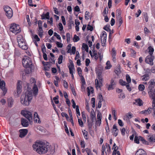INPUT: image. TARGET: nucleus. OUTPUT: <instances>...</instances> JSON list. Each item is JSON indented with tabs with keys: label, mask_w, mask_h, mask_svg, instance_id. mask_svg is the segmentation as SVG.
I'll list each match as a JSON object with an SVG mask.
<instances>
[{
	"label": "nucleus",
	"mask_w": 155,
	"mask_h": 155,
	"mask_svg": "<svg viewBox=\"0 0 155 155\" xmlns=\"http://www.w3.org/2000/svg\"><path fill=\"white\" fill-rule=\"evenodd\" d=\"M118 124L121 127H122L124 126V123L123 122L122 120L120 119L118 120Z\"/></svg>",
	"instance_id": "nucleus-61"
},
{
	"label": "nucleus",
	"mask_w": 155,
	"mask_h": 155,
	"mask_svg": "<svg viewBox=\"0 0 155 155\" xmlns=\"http://www.w3.org/2000/svg\"><path fill=\"white\" fill-rule=\"evenodd\" d=\"M86 151L87 154V155H92V153L91 152V150L88 148H87L85 149Z\"/></svg>",
	"instance_id": "nucleus-47"
},
{
	"label": "nucleus",
	"mask_w": 155,
	"mask_h": 155,
	"mask_svg": "<svg viewBox=\"0 0 155 155\" xmlns=\"http://www.w3.org/2000/svg\"><path fill=\"white\" fill-rule=\"evenodd\" d=\"M90 54H91V57L93 58H94L95 61H97L99 58L98 52L97 53L96 52L94 51L93 52V55H91L90 53Z\"/></svg>",
	"instance_id": "nucleus-25"
},
{
	"label": "nucleus",
	"mask_w": 155,
	"mask_h": 155,
	"mask_svg": "<svg viewBox=\"0 0 155 155\" xmlns=\"http://www.w3.org/2000/svg\"><path fill=\"white\" fill-rule=\"evenodd\" d=\"M102 115L100 111H98L97 116V120L96 121V124L98 126H100L101 123Z\"/></svg>",
	"instance_id": "nucleus-11"
},
{
	"label": "nucleus",
	"mask_w": 155,
	"mask_h": 155,
	"mask_svg": "<svg viewBox=\"0 0 155 155\" xmlns=\"http://www.w3.org/2000/svg\"><path fill=\"white\" fill-rule=\"evenodd\" d=\"M111 52L112 57H114L116 56V51L114 48H112Z\"/></svg>",
	"instance_id": "nucleus-53"
},
{
	"label": "nucleus",
	"mask_w": 155,
	"mask_h": 155,
	"mask_svg": "<svg viewBox=\"0 0 155 155\" xmlns=\"http://www.w3.org/2000/svg\"><path fill=\"white\" fill-rule=\"evenodd\" d=\"M79 40V37L75 35L74 37V42H77Z\"/></svg>",
	"instance_id": "nucleus-52"
},
{
	"label": "nucleus",
	"mask_w": 155,
	"mask_h": 155,
	"mask_svg": "<svg viewBox=\"0 0 155 155\" xmlns=\"http://www.w3.org/2000/svg\"><path fill=\"white\" fill-rule=\"evenodd\" d=\"M22 63L23 66L26 68L31 67L32 64L31 58L28 56H25L23 58Z\"/></svg>",
	"instance_id": "nucleus-3"
},
{
	"label": "nucleus",
	"mask_w": 155,
	"mask_h": 155,
	"mask_svg": "<svg viewBox=\"0 0 155 155\" xmlns=\"http://www.w3.org/2000/svg\"><path fill=\"white\" fill-rule=\"evenodd\" d=\"M54 36H55L58 39L61 40V37L60 35L58 34L56 32H54Z\"/></svg>",
	"instance_id": "nucleus-55"
},
{
	"label": "nucleus",
	"mask_w": 155,
	"mask_h": 155,
	"mask_svg": "<svg viewBox=\"0 0 155 155\" xmlns=\"http://www.w3.org/2000/svg\"><path fill=\"white\" fill-rule=\"evenodd\" d=\"M78 122L79 125L82 127L83 126V123L81 119H78Z\"/></svg>",
	"instance_id": "nucleus-49"
},
{
	"label": "nucleus",
	"mask_w": 155,
	"mask_h": 155,
	"mask_svg": "<svg viewBox=\"0 0 155 155\" xmlns=\"http://www.w3.org/2000/svg\"><path fill=\"white\" fill-rule=\"evenodd\" d=\"M25 88L26 87V91L25 93L22 94L21 97V102L25 106H28L32 98V92L33 96L36 97L38 93V89L37 85L36 84H33L32 90L31 86L29 84L24 86Z\"/></svg>",
	"instance_id": "nucleus-1"
},
{
	"label": "nucleus",
	"mask_w": 155,
	"mask_h": 155,
	"mask_svg": "<svg viewBox=\"0 0 155 155\" xmlns=\"http://www.w3.org/2000/svg\"><path fill=\"white\" fill-rule=\"evenodd\" d=\"M34 120L37 123H39L40 122V120L38 116L36 117H34Z\"/></svg>",
	"instance_id": "nucleus-45"
},
{
	"label": "nucleus",
	"mask_w": 155,
	"mask_h": 155,
	"mask_svg": "<svg viewBox=\"0 0 155 155\" xmlns=\"http://www.w3.org/2000/svg\"><path fill=\"white\" fill-rule=\"evenodd\" d=\"M87 29L88 30L92 31L93 30V28L92 26L90 25H88L87 26Z\"/></svg>",
	"instance_id": "nucleus-60"
},
{
	"label": "nucleus",
	"mask_w": 155,
	"mask_h": 155,
	"mask_svg": "<svg viewBox=\"0 0 155 155\" xmlns=\"http://www.w3.org/2000/svg\"><path fill=\"white\" fill-rule=\"evenodd\" d=\"M118 97L119 98L123 99L125 97V95L124 93H121L118 96Z\"/></svg>",
	"instance_id": "nucleus-54"
},
{
	"label": "nucleus",
	"mask_w": 155,
	"mask_h": 155,
	"mask_svg": "<svg viewBox=\"0 0 155 155\" xmlns=\"http://www.w3.org/2000/svg\"><path fill=\"white\" fill-rule=\"evenodd\" d=\"M112 131L113 135L115 137H116L118 135V130L115 124L113 125Z\"/></svg>",
	"instance_id": "nucleus-14"
},
{
	"label": "nucleus",
	"mask_w": 155,
	"mask_h": 155,
	"mask_svg": "<svg viewBox=\"0 0 155 155\" xmlns=\"http://www.w3.org/2000/svg\"><path fill=\"white\" fill-rule=\"evenodd\" d=\"M21 82L18 81L17 84V93L19 94L20 93L21 91L22 86L21 85Z\"/></svg>",
	"instance_id": "nucleus-19"
},
{
	"label": "nucleus",
	"mask_w": 155,
	"mask_h": 155,
	"mask_svg": "<svg viewBox=\"0 0 155 155\" xmlns=\"http://www.w3.org/2000/svg\"><path fill=\"white\" fill-rule=\"evenodd\" d=\"M70 73H72V72H74L75 71L74 65L72 61L70 62V64L68 66Z\"/></svg>",
	"instance_id": "nucleus-18"
},
{
	"label": "nucleus",
	"mask_w": 155,
	"mask_h": 155,
	"mask_svg": "<svg viewBox=\"0 0 155 155\" xmlns=\"http://www.w3.org/2000/svg\"><path fill=\"white\" fill-rule=\"evenodd\" d=\"M56 43L58 48H61L63 47V44L61 43L58 41H56Z\"/></svg>",
	"instance_id": "nucleus-50"
},
{
	"label": "nucleus",
	"mask_w": 155,
	"mask_h": 155,
	"mask_svg": "<svg viewBox=\"0 0 155 155\" xmlns=\"http://www.w3.org/2000/svg\"><path fill=\"white\" fill-rule=\"evenodd\" d=\"M91 117L92 121L93 122L94 120H96L95 115L94 113H91Z\"/></svg>",
	"instance_id": "nucleus-37"
},
{
	"label": "nucleus",
	"mask_w": 155,
	"mask_h": 155,
	"mask_svg": "<svg viewBox=\"0 0 155 155\" xmlns=\"http://www.w3.org/2000/svg\"><path fill=\"white\" fill-rule=\"evenodd\" d=\"M47 145L41 142H36L33 145V149L40 154L46 153L48 151Z\"/></svg>",
	"instance_id": "nucleus-2"
},
{
	"label": "nucleus",
	"mask_w": 155,
	"mask_h": 155,
	"mask_svg": "<svg viewBox=\"0 0 155 155\" xmlns=\"http://www.w3.org/2000/svg\"><path fill=\"white\" fill-rule=\"evenodd\" d=\"M126 79L127 82V83H130L131 82V78L130 76L127 74L126 75Z\"/></svg>",
	"instance_id": "nucleus-39"
},
{
	"label": "nucleus",
	"mask_w": 155,
	"mask_h": 155,
	"mask_svg": "<svg viewBox=\"0 0 155 155\" xmlns=\"http://www.w3.org/2000/svg\"><path fill=\"white\" fill-rule=\"evenodd\" d=\"M147 139L150 142H155V135L150 134L147 135Z\"/></svg>",
	"instance_id": "nucleus-17"
},
{
	"label": "nucleus",
	"mask_w": 155,
	"mask_h": 155,
	"mask_svg": "<svg viewBox=\"0 0 155 155\" xmlns=\"http://www.w3.org/2000/svg\"><path fill=\"white\" fill-rule=\"evenodd\" d=\"M117 81L115 78H111L110 84L108 87V90H110L113 89L115 87L117 84Z\"/></svg>",
	"instance_id": "nucleus-9"
},
{
	"label": "nucleus",
	"mask_w": 155,
	"mask_h": 155,
	"mask_svg": "<svg viewBox=\"0 0 155 155\" xmlns=\"http://www.w3.org/2000/svg\"><path fill=\"white\" fill-rule=\"evenodd\" d=\"M21 123L22 125L24 127H27L28 125V121L26 119L23 118L21 119Z\"/></svg>",
	"instance_id": "nucleus-23"
},
{
	"label": "nucleus",
	"mask_w": 155,
	"mask_h": 155,
	"mask_svg": "<svg viewBox=\"0 0 155 155\" xmlns=\"http://www.w3.org/2000/svg\"><path fill=\"white\" fill-rule=\"evenodd\" d=\"M99 58L100 61H101L103 58V55L102 53L101 52H98Z\"/></svg>",
	"instance_id": "nucleus-56"
},
{
	"label": "nucleus",
	"mask_w": 155,
	"mask_h": 155,
	"mask_svg": "<svg viewBox=\"0 0 155 155\" xmlns=\"http://www.w3.org/2000/svg\"><path fill=\"white\" fill-rule=\"evenodd\" d=\"M106 66L105 67V68L106 70H108L111 68L112 67V65L110 64V61H107L106 64Z\"/></svg>",
	"instance_id": "nucleus-28"
},
{
	"label": "nucleus",
	"mask_w": 155,
	"mask_h": 155,
	"mask_svg": "<svg viewBox=\"0 0 155 155\" xmlns=\"http://www.w3.org/2000/svg\"><path fill=\"white\" fill-rule=\"evenodd\" d=\"M30 84H35L36 81L35 79L33 78H31L30 80Z\"/></svg>",
	"instance_id": "nucleus-57"
},
{
	"label": "nucleus",
	"mask_w": 155,
	"mask_h": 155,
	"mask_svg": "<svg viewBox=\"0 0 155 155\" xmlns=\"http://www.w3.org/2000/svg\"><path fill=\"white\" fill-rule=\"evenodd\" d=\"M118 68L115 70V72L117 74H120V66H118Z\"/></svg>",
	"instance_id": "nucleus-43"
},
{
	"label": "nucleus",
	"mask_w": 155,
	"mask_h": 155,
	"mask_svg": "<svg viewBox=\"0 0 155 155\" xmlns=\"http://www.w3.org/2000/svg\"><path fill=\"white\" fill-rule=\"evenodd\" d=\"M119 82L120 84L122 86H126L127 84L125 81H123V80L121 79L119 80Z\"/></svg>",
	"instance_id": "nucleus-33"
},
{
	"label": "nucleus",
	"mask_w": 155,
	"mask_h": 155,
	"mask_svg": "<svg viewBox=\"0 0 155 155\" xmlns=\"http://www.w3.org/2000/svg\"><path fill=\"white\" fill-rule=\"evenodd\" d=\"M21 113L30 122L32 121V115L31 112L26 110H22Z\"/></svg>",
	"instance_id": "nucleus-6"
},
{
	"label": "nucleus",
	"mask_w": 155,
	"mask_h": 155,
	"mask_svg": "<svg viewBox=\"0 0 155 155\" xmlns=\"http://www.w3.org/2000/svg\"><path fill=\"white\" fill-rule=\"evenodd\" d=\"M87 90L88 96H89L90 95L91 93H93V88L92 87H90V89L89 88V87H87Z\"/></svg>",
	"instance_id": "nucleus-34"
},
{
	"label": "nucleus",
	"mask_w": 155,
	"mask_h": 155,
	"mask_svg": "<svg viewBox=\"0 0 155 155\" xmlns=\"http://www.w3.org/2000/svg\"><path fill=\"white\" fill-rule=\"evenodd\" d=\"M77 71L79 75L80 76L81 75L82 70L80 67H78L77 68Z\"/></svg>",
	"instance_id": "nucleus-59"
},
{
	"label": "nucleus",
	"mask_w": 155,
	"mask_h": 155,
	"mask_svg": "<svg viewBox=\"0 0 155 155\" xmlns=\"http://www.w3.org/2000/svg\"><path fill=\"white\" fill-rule=\"evenodd\" d=\"M101 38L102 42H106L107 33L105 31L102 32V35L101 36Z\"/></svg>",
	"instance_id": "nucleus-20"
},
{
	"label": "nucleus",
	"mask_w": 155,
	"mask_h": 155,
	"mask_svg": "<svg viewBox=\"0 0 155 155\" xmlns=\"http://www.w3.org/2000/svg\"><path fill=\"white\" fill-rule=\"evenodd\" d=\"M148 49L149 50V55H153V52L154 51V49L151 46H150L148 47Z\"/></svg>",
	"instance_id": "nucleus-35"
},
{
	"label": "nucleus",
	"mask_w": 155,
	"mask_h": 155,
	"mask_svg": "<svg viewBox=\"0 0 155 155\" xmlns=\"http://www.w3.org/2000/svg\"><path fill=\"white\" fill-rule=\"evenodd\" d=\"M95 86L97 89L101 88L102 85V82L99 81L97 79L95 80Z\"/></svg>",
	"instance_id": "nucleus-16"
},
{
	"label": "nucleus",
	"mask_w": 155,
	"mask_h": 155,
	"mask_svg": "<svg viewBox=\"0 0 155 155\" xmlns=\"http://www.w3.org/2000/svg\"><path fill=\"white\" fill-rule=\"evenodd\" d=\"M90 63V60L89 59L87 58L85 60V64L86 66H88Z\"/></svg>",
	"instance_id": "nucleus-63"
},
{
	"label": "nucleus",
	"mask_w": 155,
	"mask_h": 155,
	"mask_svg": "<svg viewBox=\"0 0 155 155\" xmlns=\"http://www.w3.org/2000/svg\"><path fill=\"white\" fill-rule=\"evenodd\" d=\"M76 114L79 116L80 115V113L79 111V106L78 105L76 106Z\"/></svg>",
	"instance_id": "nucleus-48"
},
{
	"label": "nucleus",
	"mask_w": 155,
	"mask_h": 155,
	"mask_svg": "<svg viewBox=\"0 0 155 155\" xmlns=\"http://www.w3.org/2000/svg\"><path fill=\"white\" fill-rule=\"evenodd\" d=\"M20 135L19 136L21 138L24 137L27 134L28 130L27 129H21L19 130Z\"/></svg>",
	"instance_id": "nucleus-12"
},
{
	"label": "nucleus",
	"mask_w": 155,
	"mask_h": 155,
	"mask_svg": "<svg viewBox=\"0 0 155 155\" xmlns=\"http://www.w3.org/2000/svg\"><path fill=\"white\" fill-rule=\"evenodd\" d=\"M135 103L136 105H137L139 106H141L143 104V102L142 101L140 98H139L135 100Z\"/></svg>",
	"instance_id": "nucleus-27"
},
{
	"label": "nucleus",
	"mask_w": 155,
	"mask_h": 155,
	"mask_svg": "<svg viewBox=\"0 0 155 155\" xmlns=\"http://www.w3.org/2000/svg\"><path fill=\"white\" fill-rule=\"evenodd\" d=\"M3 8L6 16L8 18H11L13 16V12L11 8L8 6H5Z\"/></svg>",
	"instance_id": "nucleus-5"
},
{
	"label": "nucleus",
	"mask_w": 155,
	"mask_h": 155,
	"mask_svg": "<svg viewBox=\"0 0 155 155\" xmlns=\"http://www.w3.org/2000/svg\"><path fill=\"white\" fill-rule=\"evenodd\" d=\"M103 28L105 30H106V31H109L110 32H109V38H110V35L112 34L113 33V32H111V30H110V29L107 25L104 26V27Z\"/></svg>",
	"instance_id": "nucleus-31"
},
{
	"label": "nucleus",
	"mask_w": 155,
	"mask_h": 155,
	"mask_svg": "<svg viewBox=\"0 0 155 155\" xmlns=\"http://www.w3.org/2000/svg\"><path fill=\"white\" fill-rule=\"evenodd\" d=\"M82 47L84 48L86 51H88V47L87 45L86 44L84 43L83 44Z\"/></svg>",
	"instance_id": "nucleus-58"
},
{
	"label": "nucleus",
	"mask_w": 155,
	"mask_h": 155,
	"mask_svg": "<svg viewBox=\"0 0 155 155\" xmlns=\"http://www.w3.org/2000/svg\"><path fill=\"white\" fill-rule=\"evenodd\" d=\"M82 133L83 135L84 138L86 140L88 139V132L85 130H82Z\"/></svg>",
	"instance_id": "nucleus-29"
},
{
	"label": "nucleus",
	"mask_w": 155,
	"mask_h": 155,
	"mask_svg": "<svg viewBox=\"0 0 155 155\" xmlns=\"http://www.w3.org/2000/svg\"><path fill=\"white\" fill-rule=\"evenodd\" d=\"M58 96H57L53 98V100L56 104H58L59 103V101L58 100Z\"/></svg>",
	"instance_id": "nucleus-42"
},
{
	"label": "nucleus",
	"mask_w": 155,
	"mask_h": 155,
	"mask_svg": "<svg viewBox=\"0 0 155 155\" xmlns=\"http://www.w3.org/2000/svg\"><path fill=\"white\" fill-rule=\"evenodd\" d=\"M149 86L151 87L152 86L154 87L155 85V79H151L148 82Z\"/></svg>",
	"instance_id": "nucleus-26"
},
{
	"label": "nucleus",
	"mask_w": 155,
	"mask_h": 155,
	"mask_svg": "<svg viewBox=\"0 0 155 155\" xmlns=\"http://www.w3.org/2000/svg\"><path fill=\"white\" fill-rule=\"evenodd\" d=\"M17 39L18 45L25 41V40L24 39L22 36L21 35H18Z\"/></svg>",
	"instance_id": "nucleus-15"
},
{
	"label": "nucleus",
	"mask_w": 155,
	"mask_h": 155,
	"mask_svg": "<svg viewBox=\"0 0 155 155\" xmlns=\"http://www.w3.org/2000/svg\"><path fill=\"white\" fill-rule=\"evenodd\" d=\"M80 145L81 147L83 148H84L85 147V142L84 140H81L80 142Z\"/></svg>",
	"instance_id": "nucleus-51"
},
{
	"label": "nucleus",
	"mask_w": 155,
	"mask_h": 155,
	"mask_svg": "<svg viewBox=\"0 0 155 155\" xmlns=\"http://www.w3.org/2000/svg\"><path fill=\"white\" fill-rule=\"evenodd\" d=\"M154 58V57L152 55H149L147 56L145 60L146 63L149 64L151 65H152L153 63V60Z\"/></svg>",
	"instance_id": "nucleus-8"
},
{
	"label": "nucleus",
	"mask_w": 155,
	"mask_h": 155,
	"mask_svg": "<svg viewBox=\"0 0 155 155\" xmlns=\"http://www.w3.org/2000/svg\"><path fill=\"white\" fill-rule=\"evenodd\" d=\"M139 90L140 91H143L145 88V86L144 85L140 84L139 85Z\"/></svg>",
	"instance_id": "nucleus-36"
},
{
	"label": "nucleus",
	"mask_w": 155,
	"mask_h": 155,
	"mask_svg": "<svg viewBox=\"0 0 155 155\" xmlns=\"http://www.w3.org/2000/svg\"><path fill=\"white\" fill-rule=\"evenodd\" d=\"M10 132L13 138H14L15 137L17 136L18 132L15 129L11 128L10 130Z\"/></svg>",
	"instance_id": "nucleus-13"
},
{
	"label": "nucleus",
	"mask_w": 155,
	"mask_h": 155,
	"mask_svg": "<svg viewBox=\"0 0 155 155\" xmlns=\"http://www.w3.org/2000/svg\"><path fill=\"white\" fill-rule=\"evenodd\" d=\"M58 28L60 31H62L63 30V27L61 23H59L58 24Z\"/></svg>",
	"instance_id": "nucleus-44"
},
{
	"label": "nucleus",
	"mask_w": 155,
	"mask_h": 155,
	"mask_svg": "<svg viewBox=\"0 0 155 155\" xmlns=\"http://www.w3.org/2000/svg\"><path fill=\"white\" fill-rule=\"evenodd\" d=\"M13 99L11 98L8 100V105L9 107H11L13 104Z\"/></svg>",
	"instance_id": "nucleus-30"
},
{
	"label": "nucleus",
	"mask_w": 155,
	"mask_h": 155,
	"mask_svg": "<svg viewBox=\"0 0 155 155\" xmlns=\"http://www.w3.org/2000/svg\"><path fill=\"white\" fill-rule=\"evenodd\" d=\"M140 140L143 144L147 145L149 144V142L145 140L143 137L140 136Z\"/></svg>",
	"instance_id": "nucleus-32"
},
{
	"label": "nucleus",
	"mask_w": 155,
	"mask_h": 155,
	"mask_svg": "<svg viewBox=\"0 0 155 155\" xmlns=\"http://www.w3.org/2000/svg\"><path fill=\"white\" fill-rule=\"evenodd\" d=\"M89 12L87 11L85 13V18L86 20H88L89 19Z\"/></svg>",
	"instance_id": "nucleus-41"
},
{
	"label": "nucleus",
	"mask_w": 155,
	"mask_h": 155,
	"mask_svg": "<svg viewBox=\"0 0 155 155\" xmlns=\"http://www.w3.org/2000/svg\"><path fill=\"white\" fill-rule=\"evenodd\" d=\"M148 93L151 99L155 97V90L153 89L152 87H151L149 86L148 88Z\"/></svg>",
	"instance_id": "nucleus-10"
},
{
	"label": "nucleus",
	"mask_w": 155,
	"mask_h": 155,
	"mask_svg": "<svg viewBox=\"0 0 155 155\" xmlns=\"http://www.w3.org/2000/svg\"><path fill=\"white\" fill-rule=\"evenodd\" d=\"M125 86H126L127 89L129 91H131V87L130 86L129 83H127Z\"/></svg>",
	"instance_id": "nucleus-46"
},
{
	"label": "nucleus",
	"mask_w": 155,
	"mask_h": 155,
	"mask_svg": "<svg viewBox=\"0 0 155 155\" xmlns=\"http://www.w3.org/2000/svg\"><path fill=\"white\" fill-rule=\"evenodd\" d=\"M139 140H140V137H138L137 136H135L134 139L135 143L137 144H139Z\"/></svg>",
	"instance_id": "nucleus-38"
},
{
	"label": "nucleus",
	"mask_w": 155,
	"mask_h": 155,
	"mask_svg": "<svg viewBox=\"0 0 155 155\" xmlns=\"http://www.w3.org/2000/svg\"><path fill=\"white\" fill-rule=\"evenodd\" d=\"M19 47L21 48L22 49L26 50L27 49L28 47L26 45L25 41L23 43L18 45Z\"/></svg>",
	"instance_id": "nucleus-22"
},
{
	"label": "nucleus",
	"mask_w": 155,
	"mask_h": 155,
	"mask_svg": "<svg viewBox=\"0 0 155 155\" xmlns=\"http://www.w3.org/2000/svg\"><path fill=\"white\" fill-rule=\"evenodd\" d=\"M146 153L145 151L142 149L138 150L136 152L135 155H146Z\"/></svg>",
	"instance_id": "nucleus-21"
},
{
	"label": "nucleus",
	"mask_w": 155,
	"mask_h": 155,
	"mask_svg": "<svg viewBox=\"0 0 155 155\" xmlns=\"http://www.w3.org/2000/svg\"><path fill=\"white\" fill-rule=\"evenodd\" d=\"M63 58V56L62 55L59 56L58 58V63L59 64H60L62 63Z\"/></svg>",
	"instance_id": "nucleus-40"
},
{
	"label": "nucleus",
	"mask_w": 155,
	"mask_h": 155,
	"mask_svg": "<svg viewBox=\"0 0 155 155\" xmlns=\"http://www.w3.org/2000/svg\"><path fill=\"white\" fill-rule=\"evenodd\" d=\"M150 78L149 75L148 74H145L141 77V79L143 81H147L149 80Z\"/></svg>",
	"instance_id": "nucleus-24"
},
{
	"label": "nucleus",
	"mask_w": 155,
	"mask_h": 155,
	"mask_svg": "<svg viewBox=\"0 0 155 155\" xmlns=\"http://www.w3.org/2000/svg\"><path fill=\"white\" fill-rule=\"evenodd\" d=\"M110 150V146L108 143H106L105 145H103L102 147L101 155H104V152L106 154L109 153Z\"/></svg>",
	"instance_id": "nucleus-7"
},
{
	"label": "nucleus",
	"mask_w": 155,
	"mask_h": 155,
	"mask_svg": "<svg viewBox=\"0 0 155 155\" xmlns=\"http://www.w3.org/2000/svg\"><path fill=\"white\" fill-rule=\"evenodd\" d=\"M26 19L29 25L30 26L31 25V23L30 21V19L29 18V16L28 15H27L26 16Z\"/></svg>",
	"instance_id": "nucleus-62"
},
{
	"label": "nucleus",
	"mask_w": 155,
	"mask_h": 155,
	"mask_svg": "<svg viewBox=\"0 0 155 155\" xmlns=\"http://www.w3.org/2000/svg\"><path fill=\"white\" fill-rule=\"evenodd\" d=\"M61 115L63 117H65L67 119H68L69 117L68 114L62 112L61 113Z\"/></svg>",
	"instance_id": "nucleus-64"
},
{
	"label": "nucleus",
	"mask_w": 155,
	"mask_h": 155,
	"mask_svg": "<svg viewBox=\"0 0 155 155\" xmlns=\"http://www.w3.org/2000/svg\"><path fill=\"white\" fill-rule=\"evenodd\" d=\"M10 31L15 35L17 34L21 31L20 27L18 25L12 24L11 25Z\"/></svg>",
	"instance_id": "nucleus-4"
}]
</instances>
